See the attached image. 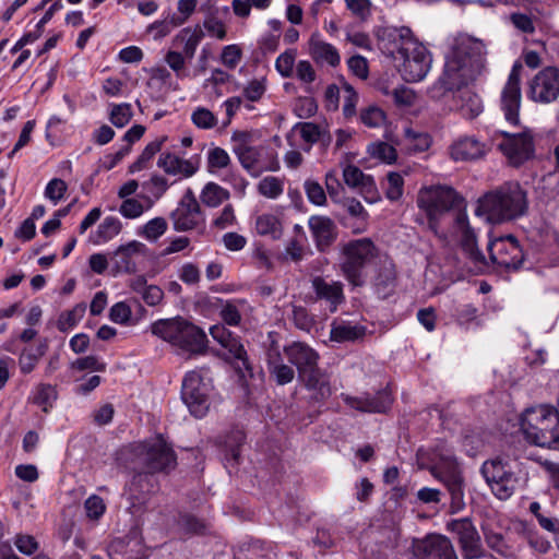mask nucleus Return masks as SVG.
Masks as SVG:
<instances>
[{
  "instance_id": "5fc2aeb1",
  "label": "nucleus",
  "mask_w": 559,
  "mask_h": 559,
  "mask_svg": "<svg viewBox=\"0 0 559 559\" xmlns=\"http://www.w3.org/2000/svg\"><path fill=\"white\" fill-rule=\"evenodd\" d=\"M294 63H295V51L288 50L283 53H281L276 61H275V68L281 73L283 78H289L293 74L294 71Z\"/></svg>"
},
{
  "instance_id": "20e7f679",
  "label": "nucleus",
  "mask_w": 559,
  "mask_h": 559,
  "mask_svg": "<svg viewBox=\"0 0 559 559\" xmlns=\"http://www.w3.org/2000/svg\"><path fill=\"white\" fill-rule=\"evenodd\" d=\"M528 209L526 191L516 181H508L489 190L477 201L475 214L492 224L514 221Z\"/></svg>"
},
{
  "instance_id": "39448f33",
  "label": "nucleus",
  "mask_w": 559,
  "mask_h": 559,
  "mask_svg": "<svg viewBox=\"0 0 559 559\" xmlns=\"http://www.w3.org/2000/svg\"><path fill=\"white\" fill-rule=\"evenodd\" d=\"M151 332L191 356L206 353L209 341L205 332L183 317L157 320L151 325Z\"/></svg>"
},
{
  "instance_id": "603ef678",
  "label": "nucleus",
  "mask_w": 559,
  "mask_h": 559,
  "mask_svg": "<svg viewBox=\"0 0 559 559\" xmlns=\"http://www.w3.org/2000/svg\"><path fill=\"white\" fill-rule=\"evenodd\" d=\"M403 186L404 180L401 174L399 173H389L388 174V188H386V198L396 201L403 194Z\"/></svg>"
},
{
  "instance_id": "6e6d98bb",
  "label": "nucleus",
  "mask_w": 559,
  "mask_h": 559,
  "mask_svg": "<svg viewBox=\"0 0 559 559\" xmlns=\"http://www.w3.org/2000/svg\"><path fill=\"white\" fill-rule=\"evenodd\" d=\"M84 508L87 516L93 520H98L106 510L104 500L96 495H93L86 499Z\"/></svg>"
},
{
  "instance_id": "338daca9",
  "label": "nucleus",
  "mask_w": 559,
  "mask_h": 559,
  "mask_svg": "<svg viewBox=\"0 0 559 559\" xmlns=\"http://www.w3.org/2000/svg\"><path fill=\"white\" fill-rule=\"evenodd\" d=\"M109 317L116 323H127L131 317V309L124 302H117L111 307Z\"/></svg>"
},
{
  "instance_id": "7c9ffc66",
  "label": "nucleus",
  "mask_w": 559,
  "mask_h": 559,
  "mask_svg": "<svg viewBox=\"0 0 559 559\" xmlns=\"http://www.w3.org/2000/svg\"><path fill=\"white\" fill-rule=\"evenodd\" d=\"M143 249L144 245L136 240L119 246L114 252L116 269L119 272L134 273L136 264L133 261V255L140 253Z\"/></svg>"
},
{
  "instance_id": "dca6fc26",
  "label": "nucleus",
  "mask_w": 559,
  "mask_h": 559,
  "mask_svg": "<svg viewBox=\"0 0 559 559\" xmlns=\"http://www.w3.org/2000/svg\"><path fill=\"white\" fill-rule=\"evenodd\" d=\"M412 550L415 559H459L451 540L440 534L414 539Z\"/></svg>"
},
{
  "instance_id": "4c0bfd02",
  "label": "nucleus",
  "mask_w": 559,
  "mask_h": 559,
  "mask_svg": "<svg viewBox=\"0 0 559 559\" xmlns=\"http://www.w3.org/2000/svg\"><path fill=\"white\" fill-rule=\"evenodd\" d=\"M167 136H160L159 139H156L155 141L150 142L140 156L136 158L134 163H132L129 167L130 173H136L142 169H144L147 165V163L153 158V156L158 153L163 146V144L166 142Z\"/></svg>"
},
{
  "instance_id": "bf43d9fd",
  "label": "nucleus",
  "mask_w": 559,
  "mask_h": 559,
  "mask_svg": "<svg viewBox=\"0 0 559 559\" xmlns=\"http://www.w3.org/2000/svg\"><path fill=\"white\" fill-rule=\"evenodd\" d=\"M293 321H294L295 325L302 331H310L314 324L313 318L302 307L294 308Z\"/></svg>"
},
{
  "instance_id": "0e129e2a",
  "label": "nucleus",
  "mask_w": 559,
  "mask_h": 559,
  "mask_svg": "<svg viewBox=\"0 0 559 559\" xmlns=\"http://www.w3.org/2000/svg\"><path fill=\"white\" fill-rule=\"evenodd\" d=\"M185 59L187 58L180 51L175 50L168 51L165 56V61L178 78L183 76Z\"/></svg>"
},
{
  "instance_id": "c9c22d12",
  "label": "nucleus",
  "mask_w": 559,
  "mask_h": 559,
  "mask_svg": "<svg viewBox=\"0 0 559 559\" xmlns=\"http://www.w3.org/2000/svg\"><path fill=\"white\" fill-rule=\"evenodd\" d=\"M481 530L489 548L504 558L514 556V550L506 543L501 533L492 531L488 525H483Z\"/></svg>"
},
{
  "instance_id": "1a4fd4ad",
  "label": "nucleus",
  "mask_w": 559,
  "mask_h": 559,
  "mask_svg": "<svg viewBox=\"0 0 559 559\" xmlns=\"http://www.w3.org/2000/svg\"><path fill=\"white\" fill-rule=\"evenodd\" d=\"M213 390L212 380L200 371L188 372L182 381L181 399L191 415L202 418L210 408V395Z\"/></svg>"
},
{
  "instance_id": "f704fd0d",
  "label": "nucleus",
  "mask_w": 559,
  "mask_h": 559,
  "mask_svg": "<svg viewBox=\"0 0 559 559\" xmlns=\"http://www.w3.org/2000/svg\"><path fill=\"white\" fill-rule=\"evenodd\" d=\"M47 350V344L41 343L37 347L24 348L19 357V366L22 373L27 374L32 372L40 358Z\"/></svg>"
},
{
  "instance_id": "423d86ee",
  "label": "nucleus",
  "mask_w": 559,
  "mask_h": 559,
  "mask_svg": "<svg viewBox=\"0 0 559 559\" xmlns=\"http://www.w3.org/2000/svg\"><path fill=\"white\" fill-rule=\"evenodd\" d=\"M521 429L525 439L537 447L559 450V412L550 405H538L523 414Z\"/></svg>"
},
{
  "instance_id": "3c124183",
  "label": "nucleus",
  "mask_w": 559,
  "mask_h": 559,
  "mask_svg": "<svg viewBox=\"0 0 559 559\" xmlns=\"http://www.w3.org/2000/svg\"><path fill=\"white\" fill-rule=\"evenodd\" d=\"M167 229V222L163 217H155L148 221L143 228V235L150 240H156Z\"/></svg>"
},
{
  "instance_id": "8fccbe9b",
  "label": "nucleus",
  "mask_w": 559,
  "mask_h": 559,
  "mask_svg": "<svg viewBox=\"0 0 559 559\" xmlns=\"http://www.w3.org/2000/svg\"><path fill=\"white\" fill-rule=\"evenodd\" d=\"M68 189L67 183L59 178L50 180L45 189V197L57 204L66 194Z\"/></svg>"
},
{
  "instance_id": "7ed1b4c3",
  "label": "nucleus",
  "mask_w": 559,
  "mask_h": 559,
  "mask_svg": "<svg viewBox=\"0 0 559 559\" xmlns=\"http://www.w3.org/2000/svg\"><path fill=\"white\" fill-rule=\"evenodd\" d=\"M382 49L386 50L395 61H400L399 70L407 82L421 81L431 67V56L427 48L413 37L411 28L389 27L379 35Z\"/></svg>"
},
{
  "instance_id": "4d7b16f0",
  "label": "nucleus",
  "mask_w": 559,
  "mask_h": 559,
  "mask_svg": "<svg viewBox=\"0 0 559 559\" xmlns=\"http://www.w3.org/2000/svg\"><path fill=\"white\" fill-rule=\"evenodd\" d=\"M56 399V391L49 384H39L34 401L37 405L43 406V411H48V405Z\"/></svg>"
},
{
  "instance_id": "a19ab883",
  "label": "nucleus",
  "mask_w": 559,
  "mask_h": 559,
  "mask_svg": "<svg viewBox=\"0 0 559 559\" xmlns=\"http://www.w3.org/2000/svg\"><path fill=\"white\" fill-rule=\"evenodd\" d=\"M133 117L132 107L128 103L112 105L109 112L110 122L117 128L127 126Z\"/></svg>"
},
{
  "instance_id": "f257e3e1",
  "label": "nucleus",
  "mask_w": 559,
  "mask_h": 559,
  "mask_svg": "<svg viewBox=\"0 0 559 559\" xmlns=\"http://www.w3.org/2000/svg\"><path fill=\"white\" fill-rule=\"evenodd\" d=\"M418 206L425 211L429 227L438 234L439 219L449 212H454L453 234L457 237L460 247L466 257L476 265L485 263V255L477 247L474 229L471 227L465 211L466 204L453 188L448 186H431L419 190Z\"/></svg>"
},
{
  "instance_id": "72a5a7b5",
  "label": "nucleus",
  "mask_w": 559,
  "mask_h": 559,
  "mask_svg": "<svg viewBox=\"0 0 559 559\" xmlns=\"http://www.w3.org/2000/svg\"><path fill=\"white\" fill-rule=\"evenodd\" d=\"M229 197V191L215 182H207L200 194L201 202L209 207L219 206Z\"/></svg>"
},
{
  "instance_id": "2f4dec72",
  "label": "nucleus",
  "mask_w": 559,
  "mask_h": 559,
  "mask_svg": "<svg viewBox=\"0 0 559 559\" xmlns=\"http://www.w3.org/2000/svg\"><path fill=\"white\" fill-rule=\"evenodd\" d=\"M365 334V328L358 324H350L342 321L333 323L330 332V337L334 342H354Z\"/></svg>"
},
{
  "instance_id": "f03ea898",
  "label": "nucleus",
  "mask_w": 559,
  "mask_h": 559,
  "mask_svg": "<svg viewBox=\"0 0 559 559\" xmlns=\"http://www.w3.org/2000/svg\"><path fill=\"white\" fill-rule=\"evenodd\" d=\"M487 55V46L481 39L459 34L453 38L445 56L444 70L431 92L436 96H442L473 82L485 71Z\"/></svg>"
},
{
  "instance_id": "f3484780",
  "label": "nucleus",
  "mask_w": 559,
  "mask_h": 559,
  "mask_svg": "<svg viewBox=\"0 0 559 559\" xmlns=\"http://www.w3.org/2000/svg\"><path fill=\"white\" fill-rule=\"evenodd\" d=\"M528 96L540 104H550L559 97V70L556 67H546L531 81Z\"/></svg>"
},
{
  "instance_id": "412c9836",
  "label": "nucleus",
  "mask_w": 559,
  "mask_h": 559,
  "mask_svg": "<svg viewBox=\"0 0 559 559\" xmlns=\"http://www.w3.org/2000/svg\"><path fill=\"white\" fill-rule=\"evenodd\" d=\"M311 287L317 300L325 301L330 311H336L337 307L345 300L343 284L336 281H328L322 276H314L311 280Z\"/></svg>"
},
{
  "instance_id": "774afa93",
  "label": "nucleus",
  "mask_w": 559,
  "mask_h": 559,
  "mask_svg": "<svg viewBox=\"0 0 559 559\" xmlns=\"http://www.w3.org/2000/svg\"><path fill=\"white\" fill-rule=\"evenodd\" d=\"M119 211L127 218H136L143 213V205L135 199H127Z\"/></svg>"
},
{
  "instance_id": "09e8293b",
  "label": "nucleus",
  "mask_w": 559,
  "mask_h": 559,
  "mask_svg": "<svg viewBox=\"0 0 559 559\" xmlns=\"http://www.w3.org/2000/svg\"><path fill=\"white\" fill-rule=\"evenodd\" d=\"M230 163L228 153L222 147H213L207 153V167L213 169L226 168Z\"/></svg>"
},
{
  "instance_id": "c85d7f7f",
  "label": "nucleus",
  "mask_w": 559,
  "mask_h": 559,
  "mask_svg": "<svg viewBox=\"0 0 559 559\" xmlns=\"http://www.w3.org/2000/svg\"><path fill=\"white\" fill-rule=\"evenodd\" d=\"M486 153V145L473 136L460 139L451 146V156L454 160H474Z\"/></svg>"
},
{
  "instance_id": "f8f14e48",
  "label": "nucleus",
  "mask_w": 559,
  "mask_h": 559,
  "mask_svg": "<svg viewBox=\"0 0 559 559\" xmlns=\"http://www.w3.org/2000/svg\"><path fill=\"white\" fill-rule=\"evenodd\" d=\"M481 474L496 497L508 499L515 490L516 477L507 468L500 459L486 461L481 466Z\"/></svg>"
},
{
  "instance_id": "ea45409f",
  "label": "nucleus",
  "mask_w": 559,
  "mask_h": 559,
  "mask_svg": "<svg viewBox=\"0 0 559 559\" xmlns=\"http://www.w3.org/2000/svg\"><path fill=\"white\" fill-rule=\"evenodd\" d=\"M85 310V304H78L73 309L62 312L57 322L58 329L66 332L73 328L83 318Z\"/></svg>"
},
{
  "instance_id": "58836bf2",
  "label": "nucleus",
  "mask_w": 559,
  "mask_h": 559,
  "mask_svg": "<svg viewBox=\"0 0 559 559\" xmlns=\"http://www.w3.org/2000/svg\"><path fill=\"white\" fill-rule=\"evenodd\" d=\"M344 182L350 188H370L373 186L371 176L365 175L357 166L347 165L343 169Z\"/></svg>"
},
{
  "instance_id": "13d9d810",
  "label": "nucleus",
  "mask_w": 559,
  "mask_h": 559,
  "mask_svg": "<svg viewBox=\"0 0 559 559\" xmlns=\"http://www.w3.org/2000/svg\"><path fill=\"white\" fill-rule=\"evenodd\" d=\"M360 120L367 127L374 128L383 122L384 114L380 108L371 106L361 111Z\"/></svg>"
},
{
  "instance_id": "37998d69",
  "label": "nucleus",
  "mask_w": 559,
  "mask_h": 559,
  "mask_svg": "<svg viewBox=\"0 0 559 559\" xmlns=\"http://www.w3.org/2000/svg\"><path fill=\"white\" fill-rule=\"evenodd\" d=\"M258 191L263 197L276 199L283 193V182L276 177L267 176L259 182Z\"/></svg>"
},
{
  "instance_id": "680f3d73",
  "label": "nucleus",
  "mask_w": 559,
  "mask_h": 559,
  "mask_svg": "<svg viewBox=\"0 0 559 559\" xmlns=\"http://www.w3.org/2000/svg\"><path fill=\"white\" fill-rule=\"evenodd\" d=\"M349 70L359 79L368 78V62L367 59L362 56L356 55L348 59L347 61Z\"/></svg>"
},
{
  "instance_id": "2eb2a0df",
  "label": "nucleus",
  "mask_w": 559,
  "mask_h": 559,
  "mask_svg": "<svg viewBox=\"0 0 559 559\" xmlns=\"http://www.w3.org/2000/svg\"><path fill=\"white\" fill-rule=\"evenodd\" d=\"M488 251L495 264L508 270H518L524 261L523 250L512 235L490 241Z\"/></svg>"
},
{
  "instance_id": "bb28decb",
  "label": "nucleus",
  "mask_w": 559,
  "mask_h": 559,
  "mask_svg": "<svg viewBox=\"0 0 559 559\" xmlns=\"http://www.w3.org/2000/svg\"><path fill=\"white\" fill-rule=\"evenodd\" d=\"M309 53L319 64L336 67L341 62L337 49L333 45L322 40L318 34H312L309 39Z\"/></svg>"
},
{
  "instance_id": "393cba45",
  "label": "nucleus",
  "mask_w": 559,
  "mask_h": 559,
  "mask_svg": "<svg viewBox=\"0 0 559 559\" xmlns=\"http://www.w3.org/2000/svg\"><path fill=\"white\" fill-rule=\"evenodd\" d=\"M269 372L278 385L290 383L295 378L293 367L283 362L278 345L272 342L266 353Z\"/></svg>"
},
{
  "instance_id": "9b49d317",
  "label": "nucleus",
  "mask_w": 559,
  "mask_h": 559,
  "mask_svg": "<svg viewBox=\"0 0 559 559\" xmlns=\"http://www.w3.org/2000/svg\"><path fill=\"white\" fill-rule=\"evenodd\" d=\"M502 141L498 148L506 156L511 166L519 167L534 156L533 135L525 130L518 133L500 132Z\"/></svg>"
},
{
  "instance_id": "aec40b11",
  "label": "nucleus",
  "mask_w": 559,
  "mask_h": 559,
  "mask_svg": "<svg viewBox=\"0 0 559 559\" xmlns=\"http://www.w3.org/2000/svg\"><path fill=\"white\" fill-rule=\"evenodd\" d=\"M288 361L297 368L298 378L318 367L319 354L302 342H293L284 347Z\"/></svg>"
},
{
  "instance_id": "ddd939ff",
  "label": "nucleus",
  "mask_w": 559,
  "mask_h": 559,
  "mask_svg": "<svg viewBox=\"0 0 559 559\" xmlns=\"http://www.w3.org/2000/svg\"><path fill=\"white\" fill-rule=\"evenodd\" d=\"M170 219L177 231H188L204 224V213L190 188L186 190L177 207L170 213Z\"/></svg>"
},
{
  "instance_id": "de8ad7c7",
  "label": "nucleus",
  "mask_w": 559,
  "mask_h": 559,
  "mask_svg": "<svg viewBox=\"0 0 559 559\" xmlns=\"http://www.w3.org/2000/svg\"><path fill=\"white\" fill-rule=\"evenodd\" d=\"M223 347L227 348L234 358L240 360L243 368L252 376V367L250 366L247 357V352L243 345L234 336L227 341Z\"/></svg>"
},
{
  "instance_id": "b1692460",
  "label": "nucleus",
  "mask_w": 559,
  "mask_h": 559,
  "mask_svg": "<svg viewBox=\"0 0 559 559\" xmlns=\"http://www.w3.org/2000/svg\"><path fill=\"white\" fill-rule=\"evenodd\" d=\"M157 166L168 175L189 178L198 171L199 162L192 158L183 159L171 153H164L159 156Z\"/></svg>"
},
{
  "instance_id": "6e6552de",
  "label": "nucleus",
  "mask_w": 559,
  "mask_h": 559,
  "mask_svg": "<svg viewBox=\"0 0 559 559\" xmlns=\"http://www.w3.org/2000/svg\"><path fill=\"white\" fill-rule=\"evenodd\" d=\"M429 471L447 488L451 500V512L462 511L465 508V481L457 462L452 456H441L429 467Z\"/></svg>"
},
{
  "instance_id": "4be33fe9",
  "label": "nucleus",
  "mask_w": 559,
  "mask_h": 559,
  "mask_svg": "<svg viewBox=\"0 0 559 559\" xmlns=\"http://www.w3.org/2000/svg\"><path fill=\"white\" fill-rule=\"evenodd\" d=\"M341 397L349 407L365 413H384L392 404L391 395L386 390L379 391L374 396L367 394L356 397L343 393Z\"/></svg>"
},
{
  "instance_id": "c03bdc74",
  "label": "nucleus",
  "mask_w": 559,
  "mask_h": 559,
  "mask_svg": "<svg viewBox=\"0 0 559 559\" xmlns=\"http://www.w3.org/2000/svg\"><path fill=\"white\" fill-rule=\"evenodd\" d=\"M369 153L371 156L388 164L394 163L397 157L396 150L385 142L371 144L369 146Z\"/></svg>"
},
{
  "instance_id": "4468645a",
  "label": "nucleus",
  "mask_w": 559,
  "mask_h": 559,
  "mask_svg": "<svg viewBox=\"0 0 559 559\" xmlns=\"http://www.w3.org/2000/svg\"><path fill=\"white\" fill-rule=\"evenodd\" d=\"M448 530L457 536L463 559H480L485 555L480 536L468 518L453 520Z\"/></svg>"
},
{
  "instance_id": "a878e982",
  "label": "nucleus",
  "mask_w": 559,
  "mask_h": 559,
  "mask_svg": "<svg viewBox=\"0 0 559 559\" xmlns=\"http://www.w3.org/2000/svg\"><path fill=\"white\" fill-rule=\"evenodd\" d=\"M299 379L305 383L307 390L312 392V399L316 401H325L331 396L330 377L319 367L301 376Z\"/></svg>"
},
{
  "instance_id": "e433bc0d",
  "label": "nucleus",
  "mask_w": 559,
  "mask_h": 559,
  "mask_svg": "<svg viewBox=\"0 0 559 559\" xmlns=\"http://www.w3.org/2000/svg\"><path fill=\"white\" fill-rule=\"evenodd\" d=\"M257 233L261 236H270L272 239H280L283 235L282 224L278 218L271 214H264L257 218Z\"/></svg>"
},
{
  "instance_id": "5701e85b",
  "label": "nucleus",
  "mask_w": 559,
  "mask_h": 559,
  "mask_svg": "<svg viewBox=\"0 0 559 559\" xmlns=\"http://www.w3.org/2000/svg\"><path fill=\"white\" fill-rule=\"evenodd\" d=\"M308 226L319 251H325L335 241L337 227L330 217L313 215L309 218Z\"/></svg>"
},
{
  "instance_id": "69168bd1",
  "label": "nucleus",
  "mask_w": 559,
  "mask_h": 559,
  "mask_svg": "<svg viewBox=\"0 0 559 559\" xmlns=\"http://www.w3.org/2000/svg\"><path fill=\"white\" fill-rule=\"evenodd\" d=\"M241 59V50L237 45H228L223 49L222 62L229 69H234Z\"/></svg>"
},
{
  "instance_id": "0eeeda50",
  "label": "nucleus",
  "mask_w": 559,
  "mask_h": 559,
  "mask_svg": "<svg viewBox=\"0 0 559 559\" xmlns=\"http://www.w3.org/2000/svg\"><path fill=\"white\" fill-rule=\"evenodd\" d=\"M378 249L370 238L350 240L342 247L341 270L354 286L365 283L364 269L377 257Z\"/></svg>"
},
{
  "instance_id": "79ce46f5",
  "label": "nucleus",
  "mask_w": 559,
  "mask_h": 559,
  "mask_svg": "<svg viewBox=\"0 0 559 559\" xmlns=\"http://www.w3.org/2000/svg\"><path fill=\"white\" fill-rule=\"evenodd\" d=\"M191 120L199 129H212L217 124L216 116L205 107H198L191 114Z\"/></svg>"
},
{
  "instance_id": "864d4df0",
  "label": "nucleus",
  "mask_w": 559,
  "mask_h": 559,
  "mask_svg": "<svg viewBox=\"0 0 559 559\" xmlns=\"http://www.w3.org/2000/svg\"><path fill=\"white\" fill-rule=\"evenodd\" d=\"M344 91V105L343 112L346 118L353 117L356 114V105L358 102V94L348 83L343 84Z\"/></svg>"
},
{
  "instance_id": "a211bd4d",
  "label": "nucleus",
  "mask_w": 559,
  "mask_h": 559,
  "mask_svg": "<svg viewBox=\"0 0 559 559\" xmlns=\"http://www.w3.org/2000/svg\"><path fill=\"white\" fill-rule=\"evenodd\" d=\"M231 145L241 166L257 176L261 171L259 168L261 148L253 145L252 135L246 131H235L231 135Z\"/></svg>"
},
{
  "instance_id": "e2e57ef3",
  "label": "nucleus",
  "mask_w": 559,
  "mask_h": 559,
  "mask_svg": "<svg viewBox=\"0 0 559 559\" xmlns=\"http://www.w3.org/2000/svg\"><path fill=\"white\" fill-rule=\"evenodd\" d=\"M179 278L188 285H197L201 278L199 267L193 263H186L181 266Z\"/></svg>"
},
{
  "instance_id": "cd10ccee",
  "label": "nucleus",
  "mask_w": 559,
  "mask_h": 559,
  "mask_svg": "<svg viewBox=\"0 0 559 559\" xmlns=\"http://www.w3.org/2000/svg\"><path fill=\"white\" fill-rule=\"evenodd\" d=\"M396 286V270L394 262L385 258L381 261L374 277V287L381 298L390 296Z\"/></svg>"
},
{
  "instance_id": "a18cd8bd",
  "label": "nucleus",
  "mask_w": 559,
  "mask_h": 559,
  "mask_svg": "<svg viewBox=\"0 0 559 559\" xmlns=\"http://www.w3.org/2000/svg\"><path fill=\"white\" fill-rule=\"evenodd\" d=\"M246 440V435L240 429L233 430L225 440V447L230 455V457L238 462L240 454V447Z\"/></svg>"
},
{
  "instance_id": "49530a36",
  "label": "nucleus",
  "mask_w": 559,
  "mask_h": 559,
  "mask_svg": "<svg viewBox=\"0 0 559 559\" xmlns=\"http://www.w3.org/2000/svg\"><path fill=\"white\" fill-rule=\"evenodd\" d=\"M304 187L309 202L318 206L326 203L325 192L318 181L308 179L305 181Z\"/></svg>"
},
{
  "instance_id": "9d476101",
  "label": "nucleus",
  "mask_w": 559,
  "mask_h": 559,
  "mask_svg": "<svg viewBox=\"0 0 559 559\" xmlns=\"http://www.w3.org/2000/svg\"><path fill=\"white\" fill-rule=\"evenodd\" d=\"M138 454L146 473L168 472L176 466L173 449L162 436L144 441L138 445Z\"/></svg>"
},
{
  "instance_id": "6ab92c4d",
  "label": "nucleus",
  "mask_w": 559,
  "mask_h": 559,
  "mask_svg": "<svg viewBox=\"0 0 559 559\" xmlns=\"http://www.w3.org/2000/svg\"><path fill=\"white\" fill-rule=\"evenodd\" d=\"M522 66L515 63L509 74L508 82L502 91L501 106L506 120L513 124H519V109L521 106L520 72Z\"/></svg>"
},
{
  "instance_id": "c756f323",
  "label": "nucleus",
  "mask_w": 559,
  "mask_h": 559,
  "mask_svg": "<svg viewBox=\"0 0 559 559\" xmlns=\"http://www.w3.org/2000/svg\"><path fill=\"white\" fill-rule=\"evenodd\" d=\"M204 37L203 28L200 25L182 28L173 39L176 47H181L180 51L187 59L194 57L197 47Z\"/></svg>"
},
{
  "instance_id": "052dcab7",
  "label": "nucleus",
  "mask_w": 559,
  "mask_h": 559,
  "mask_svg": "<svg viewBox=\"0 0 559 559\" xmlns=\"http://www.w3.org/2000/svg\"><path fill=\"white\" fill-rule=\"evenodd\" d=\"M14 544L20 552L31 556L39 547L37 540L31 535L19 534L15 537Z\"/></svg>"
},
{
  "instance_id": "473e14b6",
  "label": "nucleus",
  "mask_w": 559,
  "mask_h": 559,
  "mask_svg": "<svg viewBox=\"0 0 559 559\" xmlns=\"http://www.w3.org/2000/svg\"><path fill=\"white\" fill-rule=\"evenodd\" d=\"M121 222L117 217L107 216L91 235V240L96 245L108 242L121 231Z\"/></svg>"
}]
</instances>
